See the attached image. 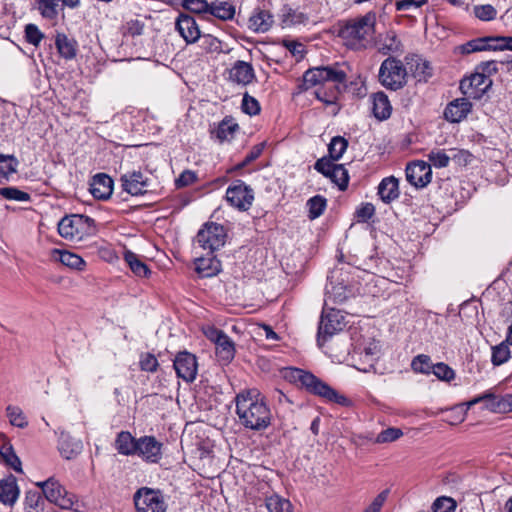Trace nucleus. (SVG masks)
<instances>
[{
	"label": "nucleus",
	"mask_w": 512,
	"mask_h": 512,
	"mask_svg": "<svg viewBox=\"0 0 512 512\" xmlns=\"http://www.w3.org/2000/svg\"><path fill=\"white\" fill-rule=\"evenodd\" d=\"M182 6L186 10L196 13H209L210 3L206 0H183Z\"/></svg>",
	"instance_id": "50"
},
{
	"label": "nucleus",
	"mask_w": 512,
	"mask_h": 512,
	"mask_svg": "<svg viewBox=\"0 0 512 512\" xmlns=\"http://www.w3.org/2000/svg\"><path fill=\"white\" fill-rule=\"evenodd\" d=\"M377 48L379 53L390 55L402 52V43L394 31H388L379 36Z\"/></svg>",
	"instance_id": "25"
},
{
	"label": "nucleus",
	"mask_w": 512,
	"mask_h": 512,
	"mask_svg": "<svg viewBox=\"0 0 512 512\" xmlns=\"http://www.w3.org/2000/svg\"><path fill=\"white\" fill-rule=\"evenodd\" d=\"M55 45L59 54L65 59H73L76 56V42L65 34H57Z\"/></svg>",
	"instance_id": "37"
},
{
	"label": "nucleus",
	"mask_w": 512,
	"mask_h": 512,
	"mask_svg": "<svg viewBox=\"0 0 512 512\" xmlns=\"http://www.w3.org/2000/svg\"><path fill=\"white\" fill-rule=\"evenodd\" d=\"M42 496L37 491H28L25 495V510L27 512H38L40 503H42Z\"/></svg>",
	"instance_id": "55"
},
{
	"label": "nucleus",
	"mask_w": 512,
	"mask_h": 512,
	"mask_svg": "<svg viewBox=\"0 0 512 512\" xmlns=\"http://www.w3.org/2000/svg\"><path fill=\"white\" fill-rule=\"evenodd\" d=\"M431 373H433L439 380L442 381H451L455 377L453 369L443 362L433 364Z\"/></svg>",
	"instance_id": "51"
},
{
	"label": "nucleus",
	"mask_w": 512,
	"mask_h": 512,
	"mask_svg": "<svg viewBox=\"0 0 512 512\" xmlns=\"http://www.w3.org/2000/svg\"><path fill=\"white\" fill-rule=\"evenodd\" d=\"M83 445L79 439L67 433H61L58 441V449L62 457L70 460L82 451Z\"/></svg>",
	"instance_id": "23"
},
{
	"label": "nucleus",
	"mask_w": 512,
	"mask_h": 512,
	"mask_svg": "<svg viewBox=\"0 0 512 512\" xmlns=\"http://www.w3.org/2000/svg\"><path fill=\"white\" fill-rule=\"evenodd\" d=\"M402 435H403V432L400 428L390 427V428L383 430L382 432H380L377 435V437L375 439V443L381 444V443L393 442V441H396L397 439H399Z\"/></svg>",
	"instance_id": "54"
},
{
	"label": "nucleus",
	"mask_w": 512,
	"mask_h": 512,
	"mask_svg": "<svg viewBox=\"0 0 512 512\" xmlns=\"http://www.w3.org/2000/svg\"><path fill=\"white\" fill-rule=\"evenodd\" d=\"M406 77V68L400 60L388 57L381 63L379 81L387 89H401L406 84Z\"/></svg>",
	"instance_id": "6"
},
{
	"label": "nucleus",
	"mask_w": 512,
	"mask_h": 512,
	"mask_svg": "<svg viewBox=\"0 0 512 512\" xmlns=\"http://www.w3.org/2000/svg\"><path fill=\"white\" fill-rule=\"evenodd\" d=\"M494 46V36H487L472 39L465 44L460 45L457 49L462 54H470L473 52L485 51V50H493Z\"/></svg>",
	"instance_id": "30"
},
{
	"label": "nucleus",
	"mask_w": 512,
	"mask_h": 512,
	"mask_svg": "<svg viewBox=\"0 0 512 512\" xmlns=\"http://www.w3.org/2000/svg\"><path fill=\"white\" fill-rule=\"evenodd\" d=\"M175 28L186 44L196 43L201 37V31L194 17L180 13L175 22Z\"/></svg>",
	"instance_id": "16"
},
{
	"label": "nucleus",
	"mask_w": 512,
	"mask_h": 512,
	"mask_svg": "<svg viewBox=\"0 0 512 512\" xmlns=\"http://www.w3.org/2000/svg\"><path fill=\"white\" fill-rule=\"evenodd\" d=\"M173 367L177 376L186 382H193L197 376V359L196 356L190 352H179L174 359Z\"/></svg>",
	"instance_id": "14"
},
{
	"label": "nucleus",
	"mask_w": 512,
	"mask_h": 512,
	"mask_svg": "<svg viewBox=\"0 0 512 512\" xmlns=\"http://www.w3.org/2000/svg\"><path fill=\"white\" fill-rule=\"evenodd\" d=\"M327 178L336 184L341 191H345L348 187L349 174L342 164H337L336 167L331 170L330 176Z\"/></svg>",
	"instance_id": "40"
},
{
	"label": "nucleus",
	"mask_w": 512,
	"mask_h": 512,
	"mask_svg": "<svg viewBox=\"0 0 512 512\" xmlns=\"http://www.w3.org/2000/svg\"><path fill=\"white\" fill-rule=\"evenodd\" d=\"M266 507L269 512H292L290 501L276 494L266 499Z\"/></svg>",
	"instance_id": "42"
},
{
	"label": "nucleus",
	"mask_w": 512,
	"mask_h": 512,
	"mask_svg": "<svg viewBox=\"0 0 512 512\" xmlns=\"http://www.w3.org/2000/svg\"><path fill=\"white\" fill-rule=\"evenodd\" d=\"M241 108L245 114H248L250 116L257 115L260 112L259 102L254 97L250 96L248 93H245L243 95Z\"/></svg>",
	"instance_id": "56"
},
{
	"label": "nucleus",
	"mask_w": 512,
	"mask_h": 512,
	"mask_svg": "<svg viewBox=\"0 0 512 512\" xmlns=\"http://www.w3.org/2000/svg\"><path fill=\"white\" fill-rule=\"evenodd\" d=\"M428 160L430 162V166L433 165L436 168H444L449 165L450 156L443 150H432L428 154Z\"/></svg>",
	"instance_id": "53"
},
{
	"label": "nucleus",
	"mask_w": 512,
	"mask_h": 512,
	"mask_svg": "<svg viewBox=\"0 0 512 512\" xmlns=\"http://www.w3.org/2000/svg\"><path fill=\"white\" fill-rule=\"evenodd\" d=\"M52 256L63 265L72 269L82 270L85 266V261L79 255L66 250L54 249Z\"/></svg>",
	"instance_id": "32"
},
{
	"label": "nucleus",
	"mask_w": 512,
	"mask_h": 512,
	"mask_svg": "<svg viewBox=\"0 0 512 512\" xmlns=\"http://www.w3.org/2000/svg\"><path fill=\"white\" fill-rule=\"evenodd\" d=\"M281 18L285 27L305 23L308 19L306 14L294 10L288 6L283 7Z\"/></svg>",
	"instance_id": "39"
},
{
	"label": "nucleus",
	"mask_w": 512,
	"mask_h": 512,
	"mask_svg": "<svg viewBox=\"0 0 512 512\" xmlns=\"http://www.w3.org/2000/svg\"><path fill=\"white\" fill-rule=\"evenodd\" d=\"M273 22V16L269 11L257 9L249 18V28L263 33L271 28Z\"/></svg>",
	"instance_id": "27"
},
{
	"label": "nucleus",
	"mask_w": 512,
	"mask_h": 512,
	"mask_svg": "<svg viewBox=\"0 0 512 512\" xmlns=\"http://www.w3.org/2000/svg\"><path fill=\"white\" fill-rule=\"evenodd\" d=\"M497 64L498 62L495 60L481 62L476 66L475 71L491 79V76L498 72Z\"/></svg>",
	"instance_id": "61"
},
{
	"label": "nucleus",
	"mask_w": 512,
	"mask_h": 512,
	"mask_svg": "<svg viewBox=\"0 0 512 512\" xmlns=\"http://www.w3.org/2000/svg\"><path fill=\"white\" fill-rule=\"evenodd\" d=\"M399 194V181L394 176L383 178L378 185V195L386 204L397 199Z\"/></svg>",
	"instance_id": "24"
},
{
	"label": "nucleus",
	"mask_w": 512,
	"mask_h": 512,
	"mask_svg": "<svg viewBox=\"0 0 512 512\" xmlns=\"http://www.w3.org/2000/svg\"><path fill=\"white\" fill-rule=\"evenodd\" d=\"M472 110V103L466 98H457L447 104L444 110L445 119L451 123H459Z\"/></svg>",
	"instance_id": "17"
},
{
	"label": "nucleus",
	"mask_w": 512,
	"mask_h": 512,
	"mask_svg": "<svg viewBox=\"0 0 512 512\" xmlns=\"http://www.w3.org/2000/svg\"><path fill=\"white\" fill-rule=\"evenodd\" d=\"M257 391H248L241 393L236 397V413L238 416H259L266 414L268 408L266 404L258 399Z\"/></svg>",
	"instance_id": "12"
},
{
	"label": "nucleus",
	"mask_w": 512,
	"mask_h": 512,
	"mask_svg": "<svg viewBox=\"0 0 512 512\" xmlns=\"http://www.w3.org/2000/svg\"><path fill=\"white\" fill-rule=\"evenodd\" d=\"M124 191L132 196L143 195L148 191L150 179L141 171H128L120 178Z\"/></svg>",
	"instance_id": "15"
},
{
	"label": "nucleus",
	"mask_w": 512,
	"mask_h": 512,
	"mask_svg": "<svg viewBox=\"0 0 512 512\" xmlns=\"http://www.w3.org/2000/svg\"><path fill=\"white\" fill-rule=\"evenodd\" d=\"M209 14L220 20H232L235 7L229 2L216 0L210 3Z\"/></svg>",
	"instance_id": "33"
},
{
	"label": "nucleus",
	"mask_w": 512,
	"mask_h": 512,
	"mask_svg": "<svg viewBox=\"0 0 512 512\" xmlns=\"http://www.w3.org/2000/svg\"><path fill=\"white\" fill-rule=\"evenodd\" d=\"M89 190L94 198L106 200L112 194L113 180L105 173H98L93 176Z\"/></svg>",
	"instance_id": "21"
},
{
	"label": "nucleus",
	"mask_w": 512,
	"mask_h": 512,
	"mask_svg": "<svg viewBox=\"0 0 512 512\" xmlns=\"http://www.w3.org/2000/svg\"><path fill=\"white\" fill-rule=\"evenodd\" d=\"M242 420V424L246 428H250L252 430H262L267 428L270 423V418H240Z\"/></svg>",
	"instance_id": "62"
},
{
	"label": "nucleus",
	"mask_w": 512,
	"mask_h": 512,
	"mask_svg": "<svg viewBox=\"0 0 512 512\" xmlns=\"http://www.w3.org/2000/svg\"><path fill=\"white\" fill-rule=\"evenodd\" d=\"M344 68L345 64L335 63L333 65L308 69L303 75L301 87L308 90L317 85H324L327 82L344 84L347 80V73Z\"/></svg>",
	"instance_id": "4"
},
{
	"label": "nucleus",
	"mask_w": 512,
	"mask_h": 512,
	"mask_svg": "<svg viewBox=\"0 0 512 512\" xmlns=\"http://www.w3.org/2000/svg\"><path fill=\"white\" fill-rule=\"evenodd\" d=\"M0 195L5 199L19 202H25L30 199V195L27 192L21 191L16 187L0 188Z\"/></svg>",
	"instance_id": "49"
},
{
	"label": "nucleus",
	"mask_w": 512,
	"mask_h": 512,
	"mask_svg": "<svg viewBox=\"0 0 512 512\" xmlns=\"http://www.w3.org/2000/svg\"><path fill=\"white\" fill-rule=\"evenodd\" d=\"M283 377L289 382H293L301 388H304L307 392L323 397L329 402H333L341 406L351 405V400L349 398L334 390L309 371L295 367H288L283 370Z\"/></svg>",
	"instance_id": "2"
},
{
	"label": "nucleus",
	"mask_w": 512,
	"mask_h": 512,
	"mask_svg": "<svg viewBox=\"0 0 512 512\" xmlns=\"http://www.w3.org/2000/svg\"><path fill=\"white\" fill-rule=\"evenodd\" d=\"M19 496V488L15 477L10 476L0 481V502L12 506Z\"/></svg>",
	"instance_id": "26"
},
{
	"label": "nucleus",
	"mask_w": 512,
	"mask_h": 512,
	"mask_svg": "<svg viewBox=\"0 0 512 512\" xmlns=\"http://www.w3.org/2000/svg\"><path fill=\"white\" fill-rule=\"evenodd\" d=\"M333 161L334 160L328 159L326 157L320 158L314 164V169L327 178L330 176L331 170L334 169L337 165Z\"/></svg>",
	"instance_id": "63"
},
{
	"label": "nucleus",
	"mask_w": 512,
	"mask_h": 512,
	"mask_svg": "<svg viewBox=\"0 0 512 512\" xmlns=\"http://www.w3.org/2000/svg\"><path fill=\"white\" fill-rule=\"evenodd\" d=\"M418 81H427L432 76V67L428 61L420 60L416 63L414 70Z\"/></svg>",
	"instance_id": "59"
},
{
	"label": "nucleus",
	"mask_w": 512,
	"mask_h": 512,
	"mask_svg": "<svg viewBox=\"0 0 512 512\" xmlns=\"http://www.w3.org/2000/svg\"><path fill=\"white\" fill-rule=\"evenodd\" d=\"M492 84V79H488L477 71H474L461 80L459 88L468 99L479 100L488 92Z\"/></svg>",
	"instance_id": "11"
},
{
	"label": "nucleus",
	"mask_w": 512,
	"mask_h": 512,
	"mask_svg": "<svg viewBox=\"0 0 512 512\" xmlns=\"http://www.w3.org/2000/svg\"><path fill=\"white\" fill-rule=\"evenodd\" d=\"M195 270L202 278L213 277L221 271V262L216 256L208 253L207 257L195 260Z\"/></svg>",
	"instance_id": "22"
},
{
	"label": "nucleus",
	"mask_w": 512,
	"mask_h": 512,
	"mask_svg": "<svg viewBox=\"0 0 512 512\" xmlns=\"http://www.w3.org/2000/svg\"><path fill=\"white\" fill-rule=\"evenodd\" d=\"M473 11L475 17L481 21H492L497 16V10L491 4L476 5Z\"/></svg>",
	"instance_id": "48"
},
{
	"label": "nucleus",
	"mask_w": 512,
	"mask_h": 512,
	"mask_svg": "<svg viewBox=\"0 0 512 512\" xmlns=\"http://www.w3.org/2000/svg\"><path fill=\"white\" fill-rule=\"evenodd\" d=\"M43 38L44 34L37 25L30 23L25 26V39L29 44L37 47Z\"/></svg>",
	"instance_id": "52"
},
{
	"label": "nucleus",
	"mask_w": 512,
	"mask_h": 512,
	"mask_svg": "<svg viewBox=\"0 0 512 512\" xmlns=\"http://www.w3.org/2000/svg\"><path fill=\"white\" fill-rule=\"evenodd\" d=\"M136 453L146 461L157 462L161 456V443L154 437H142L137 440Z\"/></svg>",
	"instance_id": "20"
},
{
	"label": "nucleus",
	"mask_w": 512,
	"mask_h": 512,
	"mask_svg": "<svg viewBox=\"0 0 512 512\" xmlns=\"http://www.w3.org/2000/svg\"><path fill=\"white\" fill-rule=\"evenodd\" d=\"M455 508V501L445 496L437 498L432 505L433 512H454Z\"/></svg>",
	"instance_id": "57"
},
{
	"label": "nucleus",
	"mask_w": 512,
	"mask_h": 512,
	"mask_svg": "<svg viewBox=\"0 0 512 512\" xmlns=\"http://www.w3.org/2000/svg\"><path fill=\"white\" fill-rule=\"evenodd\" d=\"M512 412V394L498 396L496 414H507Z\"/></svg>",
	"instance_id": "64"
},
{
	"label": "nucleus",
	"mask_w": 512,
	"mask_h": 512,
	"mask_svg": "<svg viewBox=\"0 0 512 512\" xmlns=\"http://www.w3.org/2000/svg\"><path fill=\"white\" fill-rule=\"evenodd\" d=\"M134 504L137 512H165L167 505L159 490L142 487L134 494Z\"/></svg>",
	"instance_id": "9"
},
{
	"label": "nucleus",
	"mask_w": 512,
	"mask_h": 512,
	"mask_svg": "<svg viewBox=\"0 0 512 512\" xmlns=\"http://www.w3.org/2000/svg\"><path fill=\"white\" fill-rule=\"evenodd\" d=\"M376 13L369 11L362 16L345 20L339 24L338 37L354 51H362L375 42Z\"/></svg>",
	"instance_id": "1"
},
{
	"label": "nucleus",
	"mask_w": 512,
	"mask_h": 512,
	"mask_svg": "<svg viewBox=\"0 0 512 512\" xmlns=\"http://www.w3.org/2000/svg\"><path fill=\"white\" fill-rule=\"evenodd\" d=\"M60 236L72 242H80L97 233L95 220L89 216L72 214L63 217L58 223Z\"/></svg>",
	"instance_id": "3"
},
{
	"label": "nucleus",
	"mask_w": 512,
	"mask_h": 512,
	"mask_svg": "<svg viewBox=\"0 0 512 512\" xmlns=\"http://www.w3.org/2000/svg\"><path fill=\"white\" fill-rule=\"evenodd\" d=\"M17 166L18 160L14 156L0 154V183L8 181L16 173Z\"/></svg>",
	"instance_id": "38"
},
{
	"label": "nucleus",
	"mask_w": 512,
	"mask_h": 512,
	"mask_svg": "<svg viewBox=\"0 0 512 512\" xmlns=\"http://www.w3.org/2000/svg\"><path fill=\"white\" fill-rule=\"evenodd\" d=\"M37 486L42 489L45 498L49 502L57 505L61 509L79 512L81 505L77 497L73 493L68 492L54 477H50L43 482H38Z\"/></svg>",
	"instance_id": "5"
},
{
	"label": "nucleus",
	"mask_w": 512,
	"mask_h": 512,
	"mask_svg": "<svg viewBox=\"0 0 512 512\" xmlns=\"http://www.w3.org/2000/svg\"><path fill=\"white\" fill-rule=\"evenodd\" d=\"M347 297L348 293L346 287L340 285L339 283H330V285L326 287L325 306L328 305L329 301L334 303H342L347 299Z\"/></svg>",
	"instance_id": "41"
},
{
	"label": "nucleus",
	"mask_w": 512,
	"mask_h": 512,
	"mask_svg": "<svg viewBox=\"0 0 512 512\" xmlns=\"http://www.w3.org/2000/svg\"><path fill=\"white\" fill-rule=\"evenodd\" d=\"M11 467L14 471L22 473V465L15 454L12 445L5 438L0 439V461Z\"/></svg>",
	"instance_id": "28"
},
{
	"label": "nucleus",
	"mask_w": 512,
	"mask_h": 512,
	"mask_svg": "<svg viewBox=\"0 0 512 512\" xmlns=\"http://www.w3.org/2000/svg\"><path fill=\"white\" fill-rule=\"evenodd\" d=\"M432 368L433 363L431 361V358L426 354H419L415 356L411 361V369L415 373L429 375L431 374Z\"/></svg>",
	"instance_id": "43"
},
{
	"label": "nucleus",
	"mask_w": 512,
	"mask_h": 512,
	"mask_svg": "<svg viewBox=\"0 0 512 512\" xmlns=\"http://www.w3.org/2000/svg\"><path fill=\"white\" fill-rule=\"evenodd\" d=\"M140 368L142 371L155 372L158 368V360L151 353H144L140 357Z\"/></svg>",
	"instance_id": "60"
},
{
	"label": "nucleus",
	"mask_w": 512,
	"mask_h": 512,
	"mask_svg": "<svg viewBox=\"0 0 512 512\" xmlns=\"http://www.w3.org/2000/svg\"><path fill=\"white\" fill-rule=\"evenodd\" d=\"M372 104L373 115L378 120L382 121L390 117L392 107L386 94H384L383 92L375 93L373 95Z\"/></svg>",
	"instance_id": "29"
},
{
	"label": "nucleus",
	"mask_w": 512,
	"mask_h": 512,
	"mask_svg": "<svg viewBox=\"0 0 512 512\" xmlns=\"http://www.w3.org/2000/svg\"><path fill=\"white\" fill-rule=\"evenodd\" d=\"M347 325L346 316L341 310L324 306L318 328V343L323 345L328 337L342 331Z\"/></svg>",
	"instance_id": "8"
},
{
	"label": "nucleus",
	"mask_w": 512,
	"mask_h": 512,
	"mask_svg": "<svg viewBox=\"0 0 512 512\" xmlns=\"http://www.w3.org/2000/svg\"><path fill=\"white\" fill-rule=\"evenodd\" d=\"M348 147V141L341 137L335 136L331 139V142L328 145V152L330 158L334 161L339 160Z\"/></svg>",
	"instance_id": "44"
},
{
	"label": "nucleus",
	"mask_w": 512,
	"mask_h": 512,
	"mask_svg": "<svg viewBox=\"0 0 512 512\" xmlns=\"http://www.w3.org/2000/svg\"><path fill=\"white\" fill-rule=\"evenodd\" d=\"M227 239V231L223 225L215 222H207L198 231L196 242L210 254L222 248Z\"/></svg>",
	"instance_id": "7"
},
{
	"label": "nucleus",
	"mask_w": 512,
	"mask_h": 512,
	"mask_svg": "<svg viewBox=\"0 0 512 512\" xmlns=\"http://www.w3.org/2000/svg\"><path fill=\"white\" fill-rule=\"evenodd\" d=\"M353 342L354 351L360 355L364 354L366 357H373L378 352V345L375 342H369L368 345L359 343L355 340L354 336H351Z\"/></svg>",
	"instance_id": "58"
},
{
	"label": "nucleus",
	"mask_w": 512,
	"mask_h": 512,
	"mask_svg": "<svg viewBox=\"0 0 512 512\" xmlns=\"http://www.w3.org/2000/svg\"><path fill=\"white\" fill-rule=\"evenodd\" d=\"M228 79L235 84L246 86L255 79V72L250 63L238 60L229 69Z\"/></svg>",
	"instance_id": "18"
},
{
	"label": "nucleus",
	"mask_w": 512,
	"mask_h": 512,
	"mask_svg": "<svg viewBox=\"0 0 512 512\" xmlns=\"http://www.w3.org/2000/svg\"><path fill=\"white\" fill-rule=\"evenodd\" d=\"M326 199L323 196L316 195L307 201L309 209V218L311 220L320 217L326 208Z\"/></svg>",
	"instance_id": "46"
},
{
	"label": "nucleus",
	"mask_w": 512,
	"mask_h": 512,
	"mask_svg": "<svg viewBox=\"0 0 512 512\" xmlns=\"http://www.w3.org/2000/svg\"><path fill=\"white\" fill-rule=\"evenodd\" d=\"M226 200L238 210L246 211L254 200L253 189L242 180H235L226 190Z\"/></svg>",
	"instance_id": "10"
},
{
	"label": "nucleus",
	"mask_w": 512,
	"mask_h": 512,
	"mask_svg": "<svg viewBox=\"0 0 512 512\" xmlns=\"http://www.w3.org/2000/svg\"><path fill=\"white\" fill-rule=\"evenodd\" d=\"M115 447L120 454H136L137 440L129 432H120L115 441Z\"/></svg>",
	"instance_id": "35"
},
{
	"label": "nucleus",
	"mask_w": 512,
	"mask_h": 512,
	"mask_svg": "<svg viewBox=\"0 0 512 512\" xmlns=\"http://www.w3.org/2000/svg\"><path fill=\"white\" fill-rule=\"evenodd\" d=\"M123 259L137 277H148L151 274L148 266L141 260L140 256L136 253L125 250L123 253Z\"/></svg>",
	"instance_id": "31"
},
{
	"label": "nucleus",
	"mask_w": 512,
	"mask_h": 512,
	"mask_svg": "<svg viewBox=\"0 0 512 512\" xmlns=\"http://www.w3.org/2000/svg\"><path fill=\"white\" fill-rule=\"evenodd\" d=\"M497 398L498 396L493 393H485L481 396H478L474 398L473 400L467 402V403H461L454 407L448 408V411H451L455 414H466L467 410L477 404L481 403L483 404V407L485 410L489 413H495L496 414V405H497Z\"/></svg>",
	"instance_id": "19"
},
{
	"label": "nucleus",
	"mask_w": 512,
	"mask_h": 512,
	"mask_svg": "<svg viewBox=\"0 0 512 512\" xmlns=\"http://www.w3.org/2000/svg\"><path fill=\"white\" fill-rule=\"evenodd\" d=\"M41 15L47 19H54L58 15V0H37Z\"/></svg>",
	"instance_id": "47"
},
{
	"label": "nucleus",
	"mask_w": 512,
	"mask_h": 512,
	"mask_svg": "<svg viewBox=\"0 0 512 512\" xmlns=\"http://www.w3.org/2000/svg\"><path fill=\"white\" fill-rule=\"evenodd\" d=\"M505 341L492 347L491 362L494 366H500L506 363L510 358V349Z\"/></svg>",
	"instance_id": "45"
},
{
	"label": "nucleus",
	"mask_w": 512,
	"mask_h": 512,
	"mask_svg": "<svg viewBox=\"0 0 512 512\" xmlns=\"http://www.w3.org/2000/svg\"><path fill=\"white\" fill-rule=\"evenodd\" d=\"M239 129L238 124L231 117H225L218 125L215 136L220 141H229Z\"/></svg>",
	"instance_id": "36"
},
{
	"label": "nucleus",
	"mask_w": 512,
	"mask_h": 512,
	"mask_svg": "<svg viewBox=\"0 0 512 512\" xmlns=\"http://www.w3.org/2000/svg\"><path fill=\"white\" fill-rule=\"evenodd\" d=\"M406 180L416 188L426 187L432 179V169L429 163L417 160L409 163L405 170Z\"/></svg>",
	"instance_id": "13"
},
{
	"label": "nucleus",
	"mask_w": 512,
	"mask_h": 512,
	"mask_svg": "<svg viewBox=\"0 0 512 512\" xmlns=\"http://www.w3.org/2000/svg\"><path fill=\"white\" fill-rule=\"evenodd\" d=\"M215 346L216 355L220 360L225 363H229L233 360L235 356V345L227 334L220 338V341L216 343Z\"/></svg>",
	"instance_id": "34"
}]
</instances>
